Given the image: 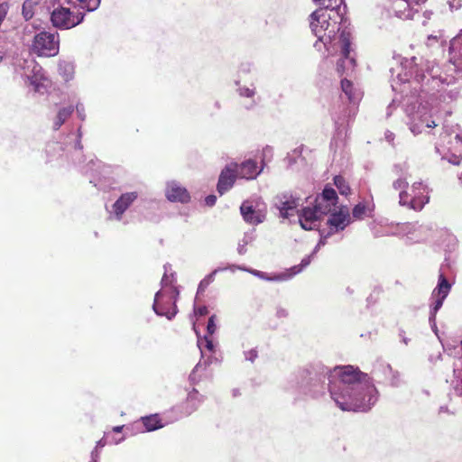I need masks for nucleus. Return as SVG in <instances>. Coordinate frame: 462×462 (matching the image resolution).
Segmentation results:
<instances>
[{"label": "nucleus", "mask_w": 462, "mask_h": 462, "mask_svg": "<svg viewBox=\"0 0 462 462\" xmlns=\"http://www.w3.org/2000/svg\"><path fill=\"white\" fill-rule=\"evenodd\" d=\"M286 390L299 399L318 401L328 393L343 411L367 412L377 402L379 392L373 379L351 365L329 367L320 361L299 366Z\"/></svg>", "instance_id": "f257e3e1"}, {"label": "nucleus", "mask_w": 462, "mask_h": 462, "mask_svg": "<svg viewBox=\"0 0 462 462\" xmlns=\"http://www.w3.org/2000/svg\"><path fill=\"white\" fill-rule=\"evenodd\" d=\"M416 60V57L396 60V62L400 64L396 68L390 69L391 77L393 79L396 77V80L393 79V90H396V84L411 83L416 85L413 87L415 92L418 91L417 86H419L421 93L431 97L439 94L436 98L445 104L439 109H442L445 115L450 116L452 110L448 104L455 101L459 96L457 88L451 86L454 78L442 76L439 66L434 60H420V63H417Z\"/></svg>", "instance_id": "f03ea898"}, {"label": "nucleus", "mask_w": 462, "mask_h": 462, "mask_svg": "<svg viewBox=\"0 0 462 462\" xmlns=\"http://www.w3.org/2000/svg\"><path fill=\"white\" fill-rule=\"evenodd\" d=\"M329 3L320 6L310 15V27L318 38L314 43L315 48L322 43L328 54L339 52L340 58L337 61V72L342 76L348 75L356 67V52L352 47L351 33L346 29L340 31L338 23L333 19L331 14L338 15L337 10Z\"/></svg>", "instance_id": "7ed1b4c3"}, {"label": "nucleus", "mask_w": 462, "mask_h": 462, "mask_svg": "<svg viewBox=\"0 0 462 462\" xmlns=\"http://www.w3.org/2000/svg\"><path fill=\"white\" fill-rule=\"evenodd\" d=\"M81 126L76 132H70L63 136L60 141H50L45 146L47 162H56L60 165L71 164L79 171L89 176V182L98 189L105 190L103 179L110 172V167L102 164L98 160L90 159L88 163L83 164V146L81 144Z\"/></svg>", "instance_id": "20e7f679"}, {"label": "nucleus", "mask_w": 462, "mask_h": 462, "mask_svg": "<svg viewBox=\"0 0 462 462\" xmlns=\"http://www.w3.org/2000/svg\"><path fill=\"white\" fill-rule=\"evenodd\" d=\"M404 112L409 117L411 132L417 135L425 128L437 126L436 122L428 115L427 107L422 106L418 97L411 96L403 98Z\"/></svg>", "instance_id": "39448f33"}, {"label": "nucleus", "mask_w": 462, "mask_h": 462, "mask_svg": "<svg viewBox=\"0 0 462 462\" xmlns=\"http://www.w3.org/2000/svg\"><path fill=\"white\" fill-rule=\"evenodd\" d=\"M60 51L58 32L41 31L36 32L30 46V51L38 57H54Z\"/></svg>", "instance_id": "423d86ee"}, {"label": "nucleus", "mask_w": 462, "mask_h": 462, "mask_svg": "<svg viewBox=\"0 0 462 462\" xmlns=\"http://www.w3.org/2000/svg\"><path fill=\"white\" fill-rule=\"evenodd\" d=\"M180 291L177 287L171 286L170 294L166 300H163L164 292L160 290L155 293L152 310L156 315L166 317L171 320L178 313L177 300Z\"/></svg>", "instance_id": "0eeeda50"}, {"label": "nucleus", "mask_w": 462, "mask_h": 462, "mask_svg": "<svg viewBox=\"0 0 462 462\" xmlns=\"http://www.w3.org/2000/svg\"><path fill=\"white\" fill-rule=\"evenodd\" d=\"M85 13L71 12L69 8L57 6L51 13V22L59 30L71 29L84 21Z\"/></svg>", "instance_id": "6e6552de"}, {"label": "nucleus", "mask_w": 462, "mask_h": 462, "mask_svg": "<svg viewBox=\"0 0 462 462\" xmlns=\"http://www.w3.org/2000/svg\"><path fill=\"white\" fill-rule=\"evenodd\" d=\"M22 76L26 82L33 87L35 92L44 93L47 90L48 79L43 69L34 60H24Z\"/></svg>", "instance_id": "1a4fd4ad"}, {"label": "nucleus", "mask_w": 462, "mask_h": 462, "mask_svg": "<svg viewBox=\"0 0 462 462\" xmlns=\"http://www.w3.org/2000/svg\"><path fill=\"white\" fill-rule=\"evenodd\" d=\"M205 399L206 397L193 387L188 392L186 400L172 407L170 412L173 414L176 420L188 417L200 407Z\"/></svg>", "instance_id": "9d476101"}, {"label": "nucleus", "mask_w": 462, "mask_h": 462, "mask_svg": "<svg viewBox=\"0 0 462 462\" xmlns=\"http://www.w3.org/2000/svg\"><path fill=\"white\" fill-rule=\"evenodd\" d=\"M138 197L139 194L137 191L122 193L110 208L106 207L107 219L122 222L124 220L125 213L134 204Z\"/></svg>", "instance_id": "9b49d317"}, {"label": "nucleus", "mask_w": 462, "mask_h": 462, "mask_svg": "<svg viewBox=\"0 0 462 462\" xmlns=\"http://www.w3.org/2000/svg\"><path fill=\"white\" fill-rule=\"evenodd\" d=\"M329 213V208L319 207L316 202L313 208L304 207L297 210L299 223L304 230H314L318 227L319 220Z\"/></svg>", "instance_id": "f8f14e48"}, {"label": "nucleus", "mask_w": 462, "mask_h": 462, "mask_svg": "<svg viewBox=\"0 0 462 462\" xmlns=\"http://www.w3.org/2000/svg\"><path fill=\"white\" fill-rule=\"evenodd\" d=\"M300 205V198L291 191H284L273 198V208L279 212V217L288 219L297 212Z\"/></svg>", "instance_id": "ddd939ff"}, {"label": "nucleus", "mask_w": 462, "mask_h": 462, "mask_svg": "<svg viewBox=\"0 0 462 462\" xmlns=\"http://www.w3.org/2000/svg\"><path fill=\"white\" fill-rule=\"evenodd\" d=\"M452 284L448 282L445 274L440 272L437 286L431 293V303L430 305V315L437 316L438 311L441 309L446 298L449 294Z\"/></svg>", "instance_id": "4468645a"}, {"label": "nucleus", "mask_w": 462, "mask_h": 462, "mask_svg": "<svg viewBox=\"0 0 462 462\" xmlns=\"http://www.w3.org/2000/svg\"><path fill=\"white\" fill-rule=\"evenodd\" d=\"M243 219L250 225H259L265 220V205L259 200H245L240 206Z\"/></svg>", "instance_id": "2eb2a0df"}, {"label": "nucleus", "mask_w": 462, "mask_h": 462, "mask_svg": "<svg viewBox=\"0 0 462 462\" xmlns=\"http://www.w3.org/2000/svg\"><path fill=\"white\" fill-rule=\"evenodd\" d=\"M326 233L333 235L346 229L351 223V216L346 207H341L338 210H332L328 214Z\"/></svg>", "instance_id": "dca6fc26"}, {"label": "nucleus", "mask_w": 462, "mask_h": 462, "mask_svg": "<svg viewBox=\"0 0 462 462\" xmlns=\"http://www.w3.org/2000/svg\"><path fill=\"white\" fill-rule=\"evenodd\" d=\"M237 166V162H231L221 170L217 184V190L220 196L224 195L235 185L238 177Z\"/></svg>", "instance_id": "f3484780"}, {"label": "nucleus", "mask_w": 462, "mask_h": 462, "mask_svg": "<svg viewBox=\"0 0 462 462\" xmlns=\"http://www.w3.org/2000/svg\"><path fill=\"white\" fill-rule=\"evenodd\" d=\"M373 373L381 381L387 383L392 387L397 388L402 383L400 372L393 370L392 365L385 362L377 363Z\"/></svg>", "instance_id": "a211bd4d"}, {"label": "nucleus", "mask_w": 462, "mask_h": 462, "mask_svg": "<svg viewBox=\"0 0 462 462\" xmlns=\"http://www.w3.org/2000/svg\"><path fill=\"white\" fill-rule=\"evenodd\" d=\"M246 273H249L252 275L263 281L282 282L289 281L292 279L295 275L300 273V268L291 266V268L286 269L284 272L282 273H268L263 271L247 267Z\"/></svg>", "instance_id": "6ab92c4d"}, {"label": "nucleus", "mask_w": 462, "mask_h": 462, "mask_svg": "<svg viewBox=\"0 0 462 462\" xmlns=\"http://www.w3.org/2000/svg\"><path fill=\"white\" fill-rule=\"evenodd\" d=\"M165 197L170 202L187 204L190 201L188 189L176 180L166 182Z\"/></svg>", "instance_id": "aec40b11"}, {"label": "nucleus", "mask_w": 462, "mask_h": 462, "mask_svg": "<svg viewBox=\"0 0 462 462\" xmlns=\"http://www.w3.org/2000/svg\"><path fill=\"white\" fill-rule=\"evenodd\" d=\"M409 193L411 198V208L415 211H420L424 208V206L430 201V196L428 195V187L422 181L414 182L411 185Z\"/></svg>", "instance_id": "412c9836"}, {"label": "nucleus", "mask_w": 462, "mask_h": 462, "mask_svg": "<svg viewBox=\"0 0 462 462\" xmlns=\"http://www.w3.org/2000/svg\"><path fill=\"white\" fill-rule=\"evenodd\" d=\"M338 196L335 189H333L329 184L325 185L321 193L318 194L315 202L319 207H328L329 208V212L332 209V207H335L337 204Z\"/></svg>", "instance_id": "4be33fe9"}, {"label": "nucleus", "mask_w": 462, "mask_h": 462, "mask_svg": "<svg viewBox=\"0 0 462 462\" xmlns=\"http://www.w3.org/2000/svg\"><path fill=\"white\" fill-rule=\"evenodd\" d=\"M449 53L452 55L451 59L456 69L462 73V30L450 41Z\"/></svg>", "instance_id": "5701e85b"}, {"label": "nucleus", "mask_w": 462, "mask_h": 462, "mask_svg": "<svg viewBox=\"0 0 462 462\" xmlns=\"http://www.w3.org/2000/svg\"><path fill=\"white\" fill-rule=\"evenodd\" d=\"M261 171L262 169H259L256 162L252 159L245 160L237 166V175L242 179L254 180Z\"/></svg>", "instance_id": "b1692460"}, {"label": "nucleus", "mask_w": 462, "mask_h": 462, "mask_svg": "<svg viewBox=\"0 0 462 462\" xmlns=\"http://www.w3.org/2000/svg\"><path fill=\"white\" fill-rule=\"evenodd\" d=\"M319 233L320 238L316 246L314 247L313 251L311 252V254L303 257L300 264L292 266L300 268V273L310 264L315 254L319 252L321 246H324L327 244V240L331 236L329 233H326V228H319Z\"/></svg>", "instance_id": "393cba45"}, {"label": "nucleus", "mask_w": 462, "mask_h": 462, "mask_svg": "<svg viewBox=\"0 0 462 462\" xmlns=\"http://www.w3.org/2000/svg\"><path fill=\"white\" fill-rule=\"evenodd\" d=\"M341 89L350 103L356 105L360 101L362 93L354 88V85L350 80L342 79Z\"/></svg>", "instance_id": "a878e982"}, {"label": "nucleus", "mask_w": 462, "mask_h": 462, "mask_svg": "<svg viewBox=\"0 0 462 462\" xmlns=\"http://www.w3.org/2000/svg\"><path fill=\"white\" fill-rule=\"evenodd\" d=\"M58 71L65 81L71 80L75 73L74 62L70 60H60L58 63Z\"/></svg>", "instance_id": "bb28decb"}, {"label": "nucleus", "mask_w": 462, "mask_h": 462, "mask_svg": "<svg viewBox=\"0 0 462 462\" xmlns=\"http://www.w3.org/2000/svg\"><path fill=\"white\" fill-rule=\"evenodd\" d=\"M145 431H154L163 427L158 414H151L141 418Z\"/></svg>", "instance_id": "cd10ccee"}, {"label": "nucleus", "mask_w": 462, "mask_h": 462, "mask_svg": "<svg viewBox=\"0 0 462 462\" xmlns=\"http://www.w3.org/2000/svg\"><path fill=\"white\" fill-rule=\"evenodd\" d=\"M74 112V106H69L66 107H62L58 111L57 116L53 121V129L58 130L60 127L68 120V118Z\"/></svg>", "instance_id": "c85d7f7f"}, {"label": "nucleus", "mask_w": 462, "mask_h": 462, "mask_svg": "<svg viewBox=\"0 0 462 462\" xmlns=\"http://www.w3.org/2000/svg\"><path fill=\"white\" fill-rule=\"evenodd\" d=\"M196 335L198 337V346L200 350L201 358L204 357L203 349L206 348L209 352L215 351V345L210 336L204 335L200 337L199 333L195 329Z\"/></svg>", "instance_id": "c756f323"}, {"label": "nucleus", "mask_w": 462, "mask_h": 462, "mask_svg": "<svg viewBox=\"0 0 462 462\" xmlns=\"http://www.w3.org/2000/svg\"><path fill=\"white\" fill-rule=\"evenodd\" d=\"M41 0H25L22 6V14L28 21L34 15V9L40 4Z\"/></svg>", "instance_id": "7c9ffc66"}, {"label": "nucleus", "mask_w": 462, "mask_h": 462, "mask_svg": "<svg viewBox=\"0 0 462 462\" xmlns=\"http://www.w3.org/2000/svg\"><path fill=\"white\" fill-rule=\"evenodd\" d=\"M374 206H366L364 202H359L352 209V216L356 219H363L367 212L374 211Z\"/></svg>", "instance_id": "2f4dec72"}, {"label": "nucleus", "mask_w": 462, "mask_h": 462, "mask_svg": "<svg viewBox=\"0 0 462 462\" xmlns=\"http://www.w3.org/2000/svg\"><path fill=\"white\" fill-rule=\"evenodd\" d=\"M220 273V270H217L216 268L206 275L199 283L197 294L203 293L206 289L215 281L216 275Z\"/></svg>", "instance_id": "473e14b6"}, {"label": "nucleus", "mask_w": 462, "mask_h": 462, "mask_svg": "<svg viewBox=\"0 0 462 462\" xmlns=\"http://www.w3.org/2000/svg\"><path fill=\"white\" fill-rule=\"evenodd\" d=\"M333 183L342 196H347L351 192V188L346 180L341 175H336L333 178Z\"/></svg>", "instance_id": "72a5a7b5"}, {"label": "nucleus", "mask_w": 462, "mask_h": 462, "mask_svg": "<svg viewBox=\"0 0 462 462\" xmlns=\"http://www.w3.org/2000/svg\"><path fill=\"white\" fill-rule=\"evenodd\" d=\"M302 151L303 146L300 145L293 149L291 152H288L287 156L284 159L288 167H292L294 164L297 163L299 159H301Z\"/></svg>", "instance_id": "f704fd0d"}, {"label": "nucleus", "mask_w": 462, "mask_h": 462, "mask_svg": "<svg viewBox=\"0 0 462 462\" xmlns=\"http://www.w3.org/2000/svg\"><path fill=\"white\" fill-rule=\"evenodd\" d=\"M236 85L237 86V92L240 97L252 98L254 97L256 93V88L254 84H251V87H247L245 85H240V81H236Z\"/></svg>", "instance_id": "c9c22d12"}, {"label": "nucleus", "mask_w": 462, "mask_h": 462, "mask_svg": "<svg viewBox=\"0 0 462 462\" xmlns=\"http://www.w3.org/2000/svg\"><path fill=\"white\" fill-rule=\"evenodd\" d=\"M163 267H164V274L162 278L161 284L162 287L172 285L173 282H175V281H176L175 273H171V276H169L168 270L171 269V264L166 263V264H164Z\"/></svg>", "instance_id": "e433bc0d"}, {"label": "nucleus", "mask_w": 462, "mask_h": 462, "mask_svg": "<svg viewBox=\"0 0 462 462\" xmlns=\"http://www.w3.org/2000/svg\"><path fill=\"white\" fill-rule=\"evenodd\" d=\"M407 6L410 8L407 14H403L404 18L406 19H413L414 14L411 13L415 5H420L424 4L427 0H402Z\"/></svg>", "instance_id": "4c0bfd02"}, {"label": "nucleus", "mask_w": 462, "mask_h": 462, "mask_svg": "<svg viewBox=\"0 0 462 462\" xmlns=\"http://www.w3.org/2000/svg\"><path fill=\"white\" fill-rule=\"evenodd\" d=\"M411 198L410 196L409 191L401 190L399 194V204L402 207H407L410 209H412L411 206Z\"/></svg>", "instance_id": "58836bf2"}, {"label": "nucleus", "mask_w": 462, "mask_h": 462, "mask_svg": "<svg viewBox=\"0 0 462 462\" xmlns=\"http://www.w3.org/2000/svg\"><path fill=\"white\" fill-rule=\"evenodd\" d=\"M253 240V237L250 236L249 235L245 234L243 237V239L239 242L238 244V246H237V253L240 254V255H244L247 249H246V245Z\"/></svg>", "instance_id": "ea45409f"}, {"label": "nucleus", "mask_w": 462, "mask_h": 462, "mask_svg": "<svg viewBox=\"0 0 462 462\" xmlns=\"http://www.w3.org/2000/svg\"><path fill=\"white\" fill-rule=\"evenodd\" d=\"M216 269L217 270H220V273L225 272V271H230L232 273H235L237 270L243 271V272H246L247 267L245 266V265H238V264L229 263V264H227L226 266H218Z\"/></svg>", "instance_id": "a19ab883"}, {"label": "nucleus", "mask_w": 462, "mask_h": 462, "mask_svg": "<svg viewBox=\"0 0 462 462\" xmlns=\"http://www.w3.org/2000/svg\"><path fill=\"white\" fill-rule=\"evenodd\" d=\"M393 171L398 177H407L408 167L406 163H396L393 166Z\"/></svg>", "instance_id": "79ce46f5"}, {"label": "nucleus", "mask_w": 462, "mask_h": 462, "mask_svg": "<svg viewBox=\"0 0 462 462\" xmlns=\"http://www.w3.org/2000/svg\"><path fill=\"white\" fill-rule=\"evenodd\" d=\"M408 186L407 177H398L397 180L393 182V188L395 190H407Z\"/></svg>", "instance_id": "37998d69"}, {"label": "nucleus", "mask_w": 462, "mask_h": 462, "mask_svg": "<svg viewBox=\"0 0 462 462\" xmlns=\"http://www.w3.org/2000/svg\"><path fill=\"white\" fill-rule=\"evenodd\" d=\"M217 330V324H216V315L213 314L209 317L207 324V334L208 336H212Z\"/></svg>", "instance_id": "c03bdc74"}, {"label": "nucleus", "mask_w": 462, "mask_h": 462, "mask_svg": "<svg viewBox=\"0 0 462 462\" xmlns=\"http://www.w3.org/2000/svg\"><path fill=\"white\" fill-rule=\"evenodd\" d=\"M211 363V357H208L207 360L203 362L200 359L199 362L194 366L193 370L198 371L200 374H203L207 370L208 366L210 365Z\"/></svg>", "instance_id": "a18cd8bd"}, {"label": "nucleus", "mask_w": 462, "mask_h": 462, "mask_svg": "<svg viewBox=\"0 0 462 462\" xmlns=\"http://www.w3.org/2000/svg\"><path fill=\"white\" fill-rule=\"evenodd\" d=\"M202 379V374L199 373L192 369L189 375V382L190 384L195 385L198 384Z\"/></svg>", "instance_id": "49530a36"}, {"label": "nucleus", "mask_w": 462, "mask_h": 462, "mask_svg": "<svg viewBox=\"0 0 462 462\" xmlns=\"http://www.w3.org/2000/svg\"><path fill=\"white\" fill-rule=\"evenodd\" d=\"M244 356L245 360L253 363L258 357V352L256 349L253 348L251 350L245 351Z\"/></svg>", "instance_id": "de8ad7c7"}, {"label": "nucleus", "mask_w": 462, "mask_h": 462, "mask_svg": "<svg viewBox=\"0 0 462 462\" xmlns=\"http://www.w3.org/2000/svg\"><path fill=\"white\" fill-rule=\"evenodd\" d=\"M74 108H76L78 117L81 121H84L86 119V113H85L84 105L81 104V103H77V105H76V106Z\"/></svg>", "instance_id": "09e8293b"}, {"label": "nucleus", "mask_w": 462, "mask_h": 462, "mask_svg": "<svg viewBox=\"0 0 462 462\" xmlns=\"http://www.w3.org/2000/svg\"><path fill=\"white\" fill-rule=\"evenodd\" d=\"M275 315L278 319H285L289 316V311L285 308L279 306L276 308Z\"/></svg>", "instance_id": "8fccbe9b"}, {"label": "nucleus", "mask_w": 462, "mask_h": 462, "mask_svg": "<svg viewBox=\"0 0 462 462\" xmlns=\"http://www.w3.org/2000/svg\"><path fill=\"white\" fill-rule=\"evenodd\" d=\"M254 69V66L251 63H243L240 66V73L250 74Z\"/></svg>", "instance_id": "3c124183"}, {"label": "nucleus", "mask_w": 462, "mask_h": 462, "mask_svg": "<svg viewBox=\"0 0 462 462\" xmlns=\"http://www.w3.org/2000/svg\"><path fill=\"white\" fill-rule=\"evenodd\" d=\"M429 322H430V328H431L432 331L439 338V330H438V327H437V324H436V316L430 315L429 316Z\"/></svg>", "instance_id": "603ef678"}, {"label": "nucleus", "mask_w": 462, "mask_h": 462, "mask_svg": "<svg viewBox=\"0 0 462 462\" xmlns=\"http://www.w3.org/2000/svg\"><path fill=\"white\" fill-rule=\"evenodd\" d=\"M398 335H399V337L401 338V341L404 345L407 346L410 343L411 339L405 336V330L402 328H400L398 329Z\"/></svg>", "instance_id": "864d4df0"}, {"label": "nucleus", "mask_w": 462, "mask_h": 462, "mask_svg": "<svg viewBox=\"0 0 462 462\" xmlns=\"http://www.w3.org/2000/svg\"><path fill=\"white\" fill-rule=\"evenodd\" d=\"M217 202V196L210 194L205 198V204L208 207H213Z\"/></svg>", "instance_id": "5fc2aeb1"}, {"label": "nucleus", "mask_w": 462, "mask_h": 462, "mask_svg": "<svg viewBox=\"0 0 462 462\" xmlns=\"http://www.w3.org/2000/svg\"><path fill=\"white\" fill-rule=\"evenodd\" d=\"M194 312L198 316H205L208 314V310L206 306H199L194 309Z\"/></svg>", "instance_id": "6e6d98bb"}, {"label": "nucleus", "mask_w": 462, "mask_h": 462, "mask_svg": "<svg viewBox=\"0 0 462 462\" xmlns=\"http://www.w3.org/2000/svg\"><path fill=\"white\" fill-rule=\"evenodd\" d=\"M106 445V439L104 438H102L101 439H99L97 442L96 447L94 448L93 450H97L100 454V449L102 448H104Z\"/></svg>", "instance_id": "4d7b16f0"}, {"label": "nucleus", "mask_w": 462, "mask_h": 462, "mask_svg": "<svg viewBox=\"0 0 462 462\" xmlns=\"http://www.w3.org/2000/svg\"><path fill=\"white\" fill-rule=\"evenodd\" d=\"M89 462H99V453L97 450L91 451Z\"/></svg>", "instance_id": "13d9d810"}, {"label": "nucleus", "mask_w": 462, "mask_h": 462, "mask_svg": "<svg viewBox=\"0 0 462 462\" xmlns=\"http://www.w3.org/2000/svg\"><path fill=\"white\" fill-rule=\"evenodd\" d=\"M384 136H385V140L392 143V145H393V142L394 140V134L392 133L391 131H386L385 134H384Z\"/></svg>", "instance_id": "bf43d9fd"}, {"label": "nucleus", "mask_w": 462, "mask_h": 462, "mask_svg": "<svg viewBox=\"0 0 462 462\" xmlns=\"http://www.w3.org/2000/svg\"><path fill=\"white\" fill-rule=\"evenodd\" d=\"M454 390L457 395L462 396V379L460 382L457 381V384L454 386Z\"/></svg>", "instance_id": "052dcab7"}, {"label": "nucleus", "mask_w": 462, "mask_h": 462, "mask_svg": "<svg viewBox=\"0 0 462 462\" xmlns=\"http://www.w3.org/2000/svg\"><path fill=\"white\" fill-rule=\"evenodd\" d=\"M455 139L457 141V144L460 147V157L462 158V134H457L455 136Z\"/></svg>", "instance_id": "680f3d73"}, {"label": "nucleus", "mask_w": 462, "mask_h": 462, "mask_svg": "<svg viewBox=\"0 0 462 462\" xmlns=\"http://www.w3.org/2000/svg\"><path fill=\"white\" fill-rule=\"evenodd\" d=\"M395 107V100L393 99L392 103L387 107V116H390L392 114L393 109Z\"/></svg>", "instance_id": "e2e57ef3"}, {"label": "nucleus", "mask_w": 462, "mask_h": 462, "mask_svg": "<svg viewBox=\"0 0 462 462\" xmlns=\"http://www.w3.org/2000/svg\"><path fill=\"white\" fill-rule=\"evenodd\" d=\"M327 0H313V2L317 5H319L320 6H326L328 5V4H326ZM328 2H331V0H328Z\"/></svg>", "instance_id": "0e129e2a"}, {"label": "nucleus", "mask_w": 462, "mask_h": 462, "mask_svg": "<svg viewBox=\"0 0 462 462\" xmlns=\"http://www.w3.org/2000/svg\"><path fill=\"white\" fill-rule=\"evenodd\" d=\"M54 1L58 4V6H63L66 4H69V0H54Z\"/></svg>", "instance_id": "69168bd1"}, {"label": "nucleus", "mask_w": 462, "mask_h": 462, "mask_svg": "<svg viewBox=\"0 0 462 462\" xmlns=\"http://www.w3.org/2000/svg\"><path fill=\"white\" fill-rule=\"evenodd\" d=\"M123 429H124V425H122V426H116V427L113 428V431L116 432V433H120V432H122Z\"/></svg>", "instance_id": "338daca9"}, {"label": "nucleus", "mask_w": 462, "mask_h": 462, "mask_svg": "<svg viewBox=\"0 0 462 462\" xmlns=\"http://www.w3.org/2000/svg\"><path fill=\"white\" fill-rule=\"evenodd\" d=\"M430 41H437V36H435V35H429L428 36V43L427 44H430Z\"/></svg>", "instance_id": "774afa93"}]
</instances>
